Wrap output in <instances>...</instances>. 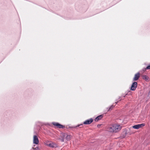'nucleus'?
<instances>
[{"label":"nucleus","mask_w":150,"mask_h":150,"mask_svg":"<svg viewBox=\"0 0 150 150\" xmlns=\"http://www.w3.org/2000/svg\"><path fill=\"white\" fill-rule=\"evenodd\" d=\"M121 128V127L119 125L116 124L113 125L109 128V131L110 132H116L120 131Z\"/></svg>","instance_id":"obj_1"},{"label":"nucleus","mask_w":150,"mask_h":150,"mask_svg":"<svg viewBox=\"0 0 150 150\" xmlns=\"http://www.w3.org/2000/svg\"><path fill=\"white\" fill-rule=\"evenodd\" d=\"M137 83L136 82H134L131 86V90L132 91H134L137 87Z\"/></svg>","instance_id":"obj_2"},{"label":"nucleus","mask_w":150,"mask_h":150,"mask_svg":"<svg viewBox=\"0 0 150 150\" xmlns=\"http://www.w3.org/2000/svg\"><path fill=\"white\" fill-rule=\"evenodd\" d=\"M39 141L37 136L35 135L33 136V143L34 144H38Z\"/></svg>","instance_id":"obj_3"},{"label":"nucleus","mask_w":150,"mask_h":150,"mask_svg":"<svg viewBox=\"0 0 150 150\" xmlns=\"http://www.w3.org/2000/svg\"><path fill=\"white\" fill-rule=\"evenodd\" d=\"M52 124L54 126H56L57 128H63L64 127V126L63 125L59 124V123L57 122H53L52 123Z\"/></svg>","instance_id":"obj_4"},{"label":"nucleus","mask_w":150,"mask_h":150,"mask_svg":"<svg viewBox=\"0 0 150 150\" xmlns=\"http://www.w3.org/2000/svg\"><path fill=\"white\" fill-rule=\"evenodd\" d=\"M140 73L139 72H138L134 75V76L133 78V81H136L140 77Z\"/></svg>","instance_id":"obj_5"},{"label":"nucleus","mask_w":150,"mask_h":150,"mask_svg":"<svg viewBox=\"0 0 150 150\" xmlns=\"http://www.w3.org/2000/svg\"><path fill=\"white\" fill-rule=\"evenodd\" d=\"M93 119L92 118H90L89 119L85 120L83 122V124L85 125H88L91 123L93 121Z\"/></svg>","instance_id":"obj_6"},{"label":"nucleus","mask_w":150,"mask_h":150,"mask_svg":"<svg viewBox=\"0 0 150 150\" xmlns=\"http://www.w3.org/2000/svg\"><path fill=\"white\" fill-rule=\"evenodd\" d=\"M47 145L51 147H57V145L53 143H48L47 144Z\"/></svg>","instance_id":"obj_7"},{"label":"nucleus","mask_w":150,"mask_h":150,"mask_svg":"<svg viewBox=\"0 0 150 150\" xmlns=\"http://www.w3.org/2000/svg\"><path fill=\"white\" fill-rule=\"evenodd\" d=\"M103 117V115H100L96 118L95 120L96 121H98L99 120L101 119Z\"/></svg>","instance_id":"obj_8"},{"label":"nucleus","mask_w":150,"mask_h":150,"mask_svg":"<svg viewBox=\"0 0 150 150\" xmlns=\"http://www.w3.org/2000/svg\"><path fill=\"white\" fill-rule=\"evenodd\" d=\"M142 78L143 79L145 80L146 81H149V77L146 75H144L142 76Z\"/></svg>","instance_id":"obj_9"},{"label":"nucleus","mask_w":150,"mask_h":150,"mask_svg":"<svg viewBox=\"0 0 150 150\" xmlns=\"http://www.w3.org/2000/svg\"><path fill=\"white\" fill-rule=\"evenodd\" d=\"M139 125H135L133 126V128L135 129H138L140 128Z\"/></svg>","instance_id":"obj_10"},{"label":"nucleus","mask_w":150,"mask_h":150,"mask_svg":"<svg viewBox=\"0 0 150 150\" xmlns=\"http://www.w3.org/2000/svg\"><path fill=\"white\" fill-rule=\"evenodd\" d=\"M66 139L68 141L69 140L71 139L70 136L69 135L67 136L66 137Z\"/></svg>","instance_id":"obj_11"},{"label":"nucleus","mask_w":150,"mask_h":150,"mask_svg":"<svg viewBox=\"0 0 150 150\" xmlns=\"http://www.w3.org/2000/svg\"><path fill=\"white\" fill-rule=\"evenodd\" d=\"M31 150H39V148L38 147H36L35 148L33 147Z\"/></svg>","instance_id":"obj_12"},{"label":"nucleus","mask_w":150,"mask_h":150,"mask_svg":"<svg viewBox=\"0 0 150 150\" xmlns=\"http://www.w3.org/2000/svg\"><path fill=\"white\" fill-rule=\"evenodd\" d=\"M145 125V124L144 123H142L141 124H139V127L140 128L144 126Z\"/></svg>","instance_id":"obj_13"},{"label":"nucleus","mask_w":150,"mask_h":150,"mask_svg":"<svg viewBox=\"0 0 150 150\" xmlns=\"http://www.w3.org/2000/svg\"><path fill=\"white\" fill-rule=\"evenodd\" d=\"M150 69V65H148L145 69H144V70H146V69Z\"/></svg>","instance_id":"obj_14"},{"label":"nucleus","mask_w":150,"mask_h":150,"mask_svg":"<svg viewBox=\"0 0 150 150\" xmlns=\"http://www.w3.org/2000/svg\"><path fill=\"white\" fill-rule=\"evenodd\" d=\"M114 107V106H113V105H111L110 107V108L108 110V111H109L110 110H111L112 108H113V107Z\"/></svg>","instance_id":"obj_15"},{"label":"nucleus","mask_w":150,"mask_h":150,"mask_svg":"<svg viewBox=\"0 0 150 150\" xmlns=\"http://www.w3.org/2000/svg\"><path fill=\"white\" fill-rule=\"evenodd\" d=\"M82 125V124H81V125H78L77 126H76V127H79L80 126V125Z\"/></svg>","instance_id":"obj_16"},{"label":"nucleus","mask_w":150,"mask_h":150,"mask_svg":"<svg viewBox=\"0 0 150 150\" xmlns=\"http://www.w3.org/2000/svg\"><path fill=\"white\" fill-rule=\"evenodd\" d=\"M146 68H144L143 69V70L144 71H145L146 70H144V69H145Z\"/></svg>","instance_id":"obj_17"},{"label":"nucleus","mask_w":150,"mask_h":150,"mask_svg":"<svg viewBox=\"0 0 150 150\" xmlns=\"http://www.w3.org/2000/svg\"><path fill=\"white\" fill-rule=\"evenodd\" d=\"M62 142H64V139H63L62 140Z\"/></svg>","instance_id":"obj_18"},{"label":"nucleus","mask_w":150,"mask_h":150,"mask_svg":"<svg viewBox=\"0 0 150 150\" xmlns=\"http://www.w3.org/2000/svg\"><path fill=\"white\" fill-rule=\"evenodd\" d=\"M149 93L150 94V91H149Z\"/></svg>","instance_id":"obj_19"},{"label":"nucleus","mask_w":150,"mask_h":150,"mask_svg":"<svg viewBox=\"0 0 150 150\" xmlns=\"http://www.w3.org/2000/svg\"><path fill=\"white\" fill-rule=\"evenodd\" d=\"M117 102H116L115 103L116 104V103H117Z\"/></svg>","instance_id":"obj_20"}]
</instances>
